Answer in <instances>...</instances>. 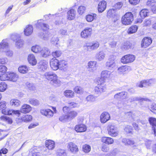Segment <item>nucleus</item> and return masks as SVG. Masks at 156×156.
<instances>
[{"label": "nucleus", "instance_id": "1", "mask_svg": "<svg viewBox=\"0 0 156 156\" xmlns=\"http://www.w3.org/2000/svg\"><path fill=\"white\" fill-rule=\"evenodd\" d=\"M45 78L50 80V84L54 87H58L61 84V82L58 79L57 75L51 72H46L44 74Z\"/></svg>", "mask_w": 156, "mask_h": 156}, {"label": "nucleus", "instance_id": "2", "mask_svg": "<svg viewBox=\"0 0 156 156\" xmlns=\"http://www.w3.org/2000/svg\"><path fill=\"white\" fill-rule=\"evenodd\" d=\"M97 85L95 87L94 91L96 94H100L106 91V85L104 84L105 81L102 79H97Z\"/></svg>", "mask_w": 156, "mask_h": 156}, {"label": "nucleus", "instance_id": "3", "mask_svg": "<svg viewBox=\"0 0 156 156\" xmlns=\"http://www.w3.org/2000/svg\"><path fill=\"white\" fill-rule=\"evenodd\" d=\"M0 50L1 51L5 53L6 55L9 57H11L13 55L12 51L9 50V47L8 44L6 40H3L0 43Z\"/></svg>", "mask_w": 156, "mask_h": 156}, {"label": "nucleus", "instance_id": "4", "mask_svg": "<svg viewBox=\"0 0 156 156\" xmlns=\"http://www.w3.org/2000/svg\"><path fill=\"white\" fill-rule=\"evenodd\" d=\"M133 20V17L131 12H128L126 13L122 17V23L124 25L130 24Z\"/></svg>", "mask_w": 156, "mask_h": 156}, {"label": "nucleus", "instance_id": "5", "mask_svg": "<svg viewBox=\"0 0 156 156\" xmlns=\"http://www.w3.org/2000/svg\"><path fill=\"white\" fill-rule=\"evenodd\" d=\"M99 46V43L98 41L87 43L83 46L84 50L87 51H91L97 49Z\"/></svg>", "mask_w": 156, "mask_h": 156}, {"label": "nucleus", "instance_id": "6", "mask_svg": "<svg viewBox=\"0 0 156 156\" xmlns=\"http://www.w3.org/2000/svg\"><path fill=\"white\" fill-rule=\"evenodd\" d=\"M107 130L108 134L112 137H115L118 134L119 132L117 128L113 124L109 125Z\"/></svg>", "mask_w": 156, "mask_h": 156}, {"label": "nucleus", "instance_id": "7", "mask_svg": "<svg viewBox=\"0 0 156 156\" xmlns=\"http://www.w3.org/2000/svg\"><path fill=\"white\" fill-rule=\"evenodd\" d=\"M135 59V55L129 54L125 55L121 59V62L124 64H127L133 62Z\"/></svg>", "mask_w": 156, "mask_h": 156}, {"label": "nucleus", "instance_id": "8", "mask_svg": "<svg viewBox=\"0 0 156 156\" xmlns=\"http://www.w3.org/2000/svg\"><path fill=\"white\" fill-rule=\"evenodd\" d=\"M115 57L113 56H111L108 61L105 63L106 67L109 68H113L116 66Z\"/></svg>", "mask_w": 156, "mask_h": 156}, {"label": "nucleus", "instance_id": "9", "mask_svg": "<svg viewBox=\"0 0 156 156\" xmlns=\"http://www.w3.org/2000/svg\"><path fill=\"white\" fill-rule=\"evenodd\" d=\"M59 62L56 58L51 59L50 62V65L51 68L54 70L58 69L59 67Z\"/></svg>", "mask_w": 156, "mask_h": 156}, {"label": "nucleus", "instance_id": "10", "mask_svg": "<svg viewBox=\"0 0 156 156\" xmlns=\"http://www.w3.org/2000/svg\"><path fill=\"white\" fill-rule=\"evenodd\" d=\"M92 30L91 28L87 27L81 32V37L83 38H87L91 35Z\"/></svg>", "mask_w": 156, "mask_h": 156}, {"label": "nucleus", "instance_id": "11", "mask_svg": "<svg viewBox=\"0 0 156 156\" xmlns=\"http://www.w3.org/2000/svg\"><path fill=\"white\" fill-rule=\"evenodd\" d=\"M41 113L48 118L52 117L53 115L54 112L51 110L49 109H42L40 110Z\"/></svg>", "mask_w": 156, "mask_h": 156}, {"label": "nucleus", "instance_id": "12", "mask_svg": "<svg viewBox=\"0 0 156 156\" xmlns=\"http://www.w3.org/2000/svg\"><path fill=\"white\" fill-rule=\"evenodd\" d=\"M107 6V2L106 1L103 0L100 2L98 4V9L99 13H101L105 10Z\"/></svg>", "mask_w": 156, "mask_h": 156}, {"label": "nucleus", "instance_id": "13", "mask_svg": "<svg viewBox=\"0 0 156 156\" xmlns=\"http://www.w3.org/2000/svg\"><path fill=\"white\" fill-rule=\"evenodd\" d=\"M97 62L94 61H90L87 63V69L89 71L93 72L96 69V65Z\"/></svg>", "mask_w": 156, "mask_h": 156}, {"label": "nucleus", "instance_id": "14", "mask_svg": "<svg viewBox=\"0 0 156 156\" xmlns=\"http://www.w3.org/2000/svg\"><path fill=\"white\" fill-rule=\"evenodd\" d=\"M110 115L108 112H104L101 115V121L102 123H105L110 119Z\"/></svg>", "mask_w": 156, "mask_h": 156}, {"label": "nucleus", "instance_id": "15", "mask_svg": "<svg viewBox=\"0 0 156 156\" xmlns=\"http://www.w3.org/2000/svg\"><path fill=\"white\" fill-rule=\"evenodd\" d=\"M67 147L71 152L75 153L78 151L77 146L72 142H69L68 144Z\"/></svg>", "mask_w": 156, "mask_h": 156}, {"label": "nucleus", "instance_id": "16", "mask_svg": "<svg viewBox=\"0 0 156 156\" xmlns=\"http://www.w3.org/2000/svg\"><path fill=\"white\" fill-rule=\"evenodd\" d=\"M36 27L38 28L45 30L49 28V26L47 24H45L44 23L43 20H40L38 21Z\"/></svg>", "mask_w": 156, "mask_h": 156}, {"label": "nucleus", "instance_id": "17", "mask_svg": "<svg viewBox=\"0 0 156 156\" xmlns=\"http://www.w3.org/2000/svg\"><path fill=\"white\" fill-rule=\"evenodd\" d=\"M112 72L111 71L107 70L103 71L101 73V78H98V79H102L105 81V80L110 78Z\"/></svg>", "mask_w": 156, "mask_h": 156}, {"label": "nucleus", "instance_id": "18", "mask_svg": "<svg viewBox=\"0 0 156 156\" xmlns=\"http://www.w3.org/2000/svg\"><path fill=\"white\" fill-rule=\"evenodd\" d=\"M75 129L77 132H83L86 130L87 127L83 124H80L76 126Z\"/></svg>", "mask_w": 156, "mask_h": 156}, {"label": "nucleus", "instance_id": "19", "mask_svg": "<svg viewBox=\"0 0 156 156\" xmlns=\"http://www.w3.org/2000/svg\"><path fill=\"white\" fill-rule=\"evenodd\" d=\"M152 41V40L151 38L144 37L142 40L141 44V47L142 48H146L151 44Z\"/></svg>", "mask_w": 156, "mask_h": 156}, {"label": "nucleus", "instance_id": "20", "mask_svg": "<svg viewBox=\"0 0 156 156\" xmlns=\"http://www.w3.org/2000/svg\"><path fill=\"white\" fill-rule=\"evenodd\" d=\"M32 109L31 107L27 104L23 105L20 108V112L23 113H27L29 112Z\"/></svg>", "mask_w": 156, "mask_h": 156}, {"label": "nucleus", "instance_id": "21", "mask_svg": "<svg viewBox=\"0 0 156 156\" xmlns=\"http://www.w3.org/2000/svg\"><path fill=\"white\" fill-rule=\"evenodd\" d=\"M149 121L151 125L152 126L154 134L156 136V119L151 117L149 118Z\"/></svg>", "mask_w": 156, "mask_h": 156}, {"label": "nucleus", "instance_id": "22", "mask_svg": "<svg viewBox=\"0 0 156 156\" xmlns=\"http://www.w3.org/2000/svg\"><path fill=\"white\" fill-rule=\"evenodd\" d=\"M45 145L49 150H52L55 147V143L54 141L49 140L45 141Z\"/></svg>", "mask_w": 156, "mask_h": 156}, {"label": "nucleus", "instance_id": "23", "mask_svg": "<svg viewBox=\"0 0 156 156\" xmlns=\"http://www.w3.org/2000/svg\"><path fill=\"white\" fill-rule=\"evenodd\" d=\"M48 63V62L46 61L41 60L38 64V68L40 70L44 71L47 68Z\"/></svg>", "mask_w": 156, "mask_h": 156}, {"label": "nucleus", "instance_id": "24", "mask_svg": "<svg viewBox=\"0 0 156 156\" xmlns=\"http://www.w3.org/2000/svg\"><path fill=\"white\" fill-rule=\"evenodd\" d=\"M32 119V116L29 115H25L23 116L20 119L19 118V122H27L30 121Z\"/></svg>", "mask_w": 156, "mask_h": 156}, {"label": "nucleus", "instance_id": "25", "mask_svg": "<svg viewBox=\"0 0 156 156\" xmlns=\"http://www.w3.org/2000/svg\"><path fill=\"white\" fill-rule=\"evenodd\" d=\"M33 28L31 25H27L24 29V32L25 35L28 36L31 35L33 32Z\"/></svg>", "mask_w": 156, "mask_h": 156}, {"label": "nucleus", "instance_id": "26", "mask_svg": "<svg viewBox=\"0 0 156 156\" xmlns=\"http://www.w3.org/2000/svg\"><path fill=\"white\" fill-rule=\"evenodd\" d=\"M28 60L30 64L33 66L37 64V60L34 55L30 54L29 55Z\"/></svg>", "mask_w": 156, "mask_h": 156}, {"label": "nucleus", "instance_id": "27", "mask_svg": "<svg viewBox=\"0 0 156 156\" xmlns=\"http://www.w3.org/2000/svg\"><path fill=\"white\" fill-rule=\"evenodd\" d=\"M105 57V54L104 53L100 51L97 53L95 56L96 59L99 61H101L103 60Z\"/></svg>", "mask_w": 156, "mask_h": 156}, {"label": "nucleus", "instance_id": "28", "mask_svg": "<svg viewBox=\"0 0 156 156\" xmlns=\"http://www.w3.org/2000/svg\"><path fill=\"white\" fill-rule=\"evenodd\" d=\"M76 12L73 9H71L68 12L67 18L69 20H73L75 17Z\"/></svg>", "mask_w": 156, "mask_h": 156}, {"label": "nucleus", "instance_id": "29", "mask_svg": "<svg viewBox=\"0 0 156 156\" xmlns=\"http://www.w3.org/2000/svg\"><path fill=\"white\" fill-rule=\"evenodd\" d=\"M102 142L108 144H111L114 142L113 139L110 137H103L101 138Z\"/></svg>", "mask_w": 156, "mask_h": 156}, {"label": "nucleus", "instance_id": "30", "mask_svg": "<svg viewBox=\"0 0 156 156\" xmlns=\"http://www.w3.org/2000/svg\"><path fill=\"white\" fill-rule=\"evenodd\" d=\"M97 17V15L95 13H92L91 14L87 15L86 16L87 21L89 22H91L95 20Z\"/></svg>", "mask_w": 156, "mask_h": 156}, {"label": "nucleus", "instance_id": "31", "mask_svg": "<svg viewBox=\"0 0 156 156\" xmlns=\"http://www.w3.org/2000/svg\"><path fill=\"white\" fill-rule=\"evenodd\" d=\"M9 80L12 81L13 82H15L17 80L18 76V75L15 73H8Z\"/></svg>", "mask_w": 156, "mask_h": 156}, {"label": "nucleus", "instance_id": "32", "mask_svg": "<svg viewBox=\"0 0 156 156\" xmlns=\"http://www.w3.org/2000/svg\"><path fill=\"white\" fill-rule=\"evenodd\" d=\"M122 142L126 145L131 146L135 144L134 141L129 139L123 138Z\"/></svg>", "mask_w": 156, "mask_h": 156}, {"label": "nucleus", "instance_id": "33", "mask_svg": "<svg viewBox=\"0 0 156 156\" xmlns=\"http://www.w3.org/2000/svg\"><path fill=\"white\" fill-rule=\"evenodd\" d=\"M147 99L146 98H143L140 97H132L128 99V101L130 102H133L135 101H139L141 102L143 101H147Z\"/></svg>", "mask_w": 156, "mask_h": 156}, {"label": "nucleus", "instance_id": "34", "mask_svg": "<svg viewBox=\"0 0 156 156\" xmlns=\"http://www.w3.org/2000/svg\"><path fill=\"white\" fill-rule=\"evenodd\" d=\"M78 115L77 112L75 111H71L68 112L67 116L69 119L72 120L76 117Z\"/></svg>", "mask_w": 156, "mask_h": 156}, {"label": "nucleus", "instance_id": "35", "mask_svg": "<svg viewBox=\"0 0 156 156\" xmlns=\"http://www.w3.org/2000/svg\"><path fill=\"white\" fill-rule=\"evenodd\" d=\"M10 103L13 107H18L20 105L21 102L18 99H13L11 100Z\"/></svg>", "mask_w": 156, "mask_h": 156}, {"label": "nucleus", "instance_id": "36", "mask_svg": "<svg viewBox=\"0 0 156 156\" xmlns=\"http://www.w3.org/2000/svg\"><path fill=\"white\" fill-rule=\"evenodd\" d=\"M132 47V44L129 41H127L123 43L121 46V48L123 50H127L130 48Z\"/></svg>", "mask_w": 156, "mask_h": 156}, {"label": "nucleus", "instance_id": "37", "mask_svg": "<svg viewBox=\"0 0 156 156\" xmlns=\"http://www.w3.org/2000/svg\"><path fill=\"white\" fill-rule=\"evenodd\" d=\"M116 15L115 10L114 9H111L108 11L107 16L109 18H114Z\"/></svg>", "mask_w": 156, "mask_h": 156}, {"label": "nucleus", "instance_id": "38", "mask_svg": "<svg viewBox=\"0 0 156 156\" xmlns=\"http://www.w3.org/2000/svg\"><path fill=\"white\" fill-rule=\"evenodd\" d=\"M0 119L2 121L7 122L9 124H11L12 123V121L11 119L5 115H3L1 116Z\"/></svg>", "mask_w": 156, "mask_h": 156}, {"label": "nucleus", "instance_id": "39", "mask_svg": "<svg viewBox=\"0 0 156 156\" xmlns=\"http://www.w3.org/2000/svg\"><path fill=\"white\" fill-rule=\"evenodd\" d=\"M64 95L67 97L72 98L74 96V93L73 91L71 90H67L64 91Z\"/></svg>", "mask_w": 156, "mask_h": 156}, {"label": "nucleus", "instance_id": "40", "mask_svg": "<svg viewBox=\"0 0 156 156\" xmlns=\"http://www.w3.org/2000/svg\"><path fill=\"white\" fill-rule=\"evenodd\" d=\"M31 50L33 52L37 53L41 52L42 50V48L40 46L35 45L31 47Z\"/></svg>", "mask_w": 156, "mask_h": 156}, {"label": "nucleus", "instance_id": "41", "mask_svg": "<svg viewBox=\"0 0 156 156\" xmlns=\"http://www.w3.org/2000/svg\"><path fill=\"white\" fill-rule=\"evenodd\" d=\"M41 51V55L44 57H46L50 55V51L46 48L42 49Z\"/></svg>", "mask_w": 156, "mask_h": 156}, {"label": "nucleus", "instance_id": "42", "mask_svg": "<svg viewBox=\"0 0 156 156\" xmlns=\"http://www.w3.org/2000/svg\"><path fill=\"white\" fill-rule=\"evenodd\" d=\"M147 80H144L141 81L140 83H138L136 86L140 87H146L148 86Z\"/></svg>", "mask_w": 156, "mask_h": 156}, {"label": "nucleus", "instance_id": "43", "mask_svg": "<svg viewBox=\"0 0 156 156\" xmlns=\"http://www.w3.org/2000/svg\"><path fill=\"white\" fill-rule=\"evenodd\" d=\"M138 27L136 25L132 26L128 30V32L129 34H132L135 33L138 29Z\"/></svg>", "mask_w": 156, "mask_h": 156}, {"label": "nucleus", "instance_id": "44", "mask_svg": "<svg viewBox=\"0 0 156 156\" xmlns=\"http://www.w3.org/2000/svg\"><path fill=\"white\" fill-rule=\"evenodd\" d=\"M19 71L22 73H25L28 71L27 67L25 66H20L18 68Z\"/></svg>", "mask_w": 156, "mask_h": 156}, {"label": "nucleus", "instance_id": "45", "mask_svg": "<svg viewBox=\"0 0 156 156\" xmlns=\"http://www.w3.org/2000/svg\"><path fill=\"white\" fill-rule=\"evenodd\" d=\"M140 14L141 17L144 18L149 14L148 10L147 9H143L140 11Z\"/></svg>", "mask_w": 156, "mask_h": 156}, {"label": "nucleus", "instance_id": "46", "mask_svg": "<svg viewBox=\"0 0 156 156\" xmlns=\"http://www.w3.org/2000/svg\"><path fill=\"white\" fill-rule=\"evenodd\" d=\"M74 92L77 94H82L83 93V88L80 86H76L74 89Z\"/></svg>", "mask_w": 156, "mask_h": 156}, {"label": "nucleus", "instance_id": "47", "mask_svg": "<svg viewBox=\"0 0 156 156\" xmlns=\"http://www.w3.org/2000/svg\"><path fill=\"white\" fill-rule=\"evenodd\" d=\"M128 69V67L125 66H122L119 67L118 69V72L120 74H122Z\"/></svg>", "mask_w": 156, "mask_h": 156}, {"label": "nucleus", "instance_id": "48", "mask_svg": "<svg viewBox=\"0 0 156 156\" xmlns=\"http://www.w3.org/2000/svg\"><path fill=\"white\" fill-rule=\"evenodd\" d=\"M29 102L31 105L36 106L39 104V101L37 100L34 98H30L29 100Z\"/></svg>", "mask_w": 156, "mask_h": 156}, {"label": "nucleus", "instance_id": "49", "mask_svg": "<svg viewBox=\"0 0 156 156\" xmlns=\"http://www.w3.org/2000/svg\"><path fill=\"white\" fill-rule=\"evenodd\" d=\"M59 119L60 121L65 122L67 121L69 119L67 115H63L60 116Z\"/></svg>", "mask_w": 156, "mask_h": 156}, {"label": "nucleus", "instance_id": "50", "mask_svg": "<svg viewBox=\"0 0 156 156\" xmlns=\"http://www.w3.org/2000/svg\"><path fill=\"white\" fill-rule=\"evenodd\" d=\"M8 74L1 73L0 74V80L2 81L9 80Z\"/></svg>", "mask_w": 156, "mask_h": 156}, {"label": "nucleus", "instance_id": "51", "mask_svg": "<svg viewBox=\"0 0 156 156\" xmlns=\"http://www.w3.org/2000/svg\"><path fill=\"white\" fill-rule=\"evenodd\" d=\"M59 67L66 68L68 66L67 62L63 60H61L59 61Z\"/></svg>", "mask_w": 156, "mask_h": 156}, {"label": "nucleus", "instance_id": "52", "mask_svg": "<svg viewBox=\"0 0 156 156\" xmlns=\"http://www.w3.org/2000/svg\"><path fill=\"white\" fill-rule=\"evenodd\" d=\"M90 150V147L88 145L85 144L83 146V151L86 153H87L89 152Z\"/></svg>", "mask_w": 156, "mask_h": 156}, {"label": "nucleus", "instance_id": "53", "mask_svg": "<svg viewBox=\"0 0 156 156\" xmlns=\"http://www.w3.org/2000/svg\"><path fill=\"white\" fill-rule=\"evenodd\" d=\"M51 35L48 32H46L45 33H44L43 35L41 36L42 38H43L44 40H48L51 37Z\"/></svg>", "mask_w": 156, "mask_h": 156}, {"label": "nucleus", "instance_id": "54", "mask_svg": "<svg viewBox=\"0 0 156 156\" xmlns=\"http://www.w3.org/2000/svg\"><path fill=\"white\" fill-rule=\"evenodd\" d=\"M95 97L93 95H89L86 98V99L87 101L93 102L95 101Z\"/></svg>", "mask_w": 156, "mask_h": 156}, {"label": "nucleus", "instance_id": "55", "mask_svg": "<svg viewBox=\"0 0 156 156\" xmlns=\"http://www.w3.org/2000/svg\"><path fill=\"white\" fill-rule=\"evenodd\" d=\"M56 154L58 156H66L65 151L63 150H57Z\"/></svg>", "mask_w": 156, "mask_h": 156}, {"label": "nucleus", "instance_id": "56", "mask_svg": "<svg viewBox=\"0 0 156 156\" xmlns=\"http://www.w3.org/2000/svg\"><path fill=\"white\" fill-rule=\"evenodd\" d=\"M6 87L7 85L4 82L0 83V91H4L6 89Z\"/></svg>", "mask_w": 156, "mask_h": 156}, {"label": "nucleus", "instance_id": "57", "mask_svg": "<svg viewBox=\"0 0 156 156\" xmlns=\"http://www.w3.org/2000/svg\"><path fill=\"white\" fill-rule=\"evenodd\" d=\"M86 8L83 6H81L79 7L78 9V12L80 15L83 14L85 11Z\"/></svg>", "mask_w": 156, "mask_h": 156}, {"label": "nucleus", "instance_id": "58", "mask_svg": "<svg viewBox=\"0 0 156 156\" xmlns=\"http://www.w3.org/2000/svg\"><path fill=\"white\" fill-rule=\"evenodd\" d=\"M144 141L145 142V144L147 148L150 149V148L151 145L152 144V141L147 139H145Z\"/></svg>", "mask_w": 156, "mask_h": 156}, {"label": "nucleus", "instance_id": "59", "mask_svg": "<svg viewBox=\"0 0 156 156\" xmlns=\"http://www.w3.org/2000/svg\"><path fill=\"white\" fill-rule=\"evenodd\" d=\"M62 54L61 51L59 50L56 51L52 53V56L55 58L60 57Z\"/></svg>", "mask_w": 156, "mask_h": 156}, {"label": "nucleus", "instance_id": "60", "mask_svg": "<svg viewBox=\"0 0 156 156\" xmlns=\"http://www.w3.org/2000/svg\"><path fill=\"white\" fill-rule=\"evenodd\" d=\"M26 85L27 88L31 90H34L35 89V86L33 84L28 83H26Z\"/></svg>", "mask_w": 156, "mask_h": 156}, {"label": "nucleus", "instance_id": "61", "mask_svg": "<svg viewBox=\"0 0 156 156\" xmlns=\"http://www.w3.org/2000/svg\"><path fill=\"white\" fill-rule=\"evenodd\" d=\"M148 86H150L156 83V79H151L147 80Z\"/></svg>", "mask_w": 156, "mask_h": 156}, {"label": "nucleus", "instance_id": "62", "mask_svg": "<svg viewBox=\"0 0 156 156\" xmlns=\"http://www.w3.org/2000/svg\"><path fill=\"white\" fill-rule=\"evenodd\" d=\"M23 44V41L21 40L18 39L16 42V45L18 48L22 47Z\"/></svg>", "mask_w": 156, "mask_h": 156}, {"label": "nucleus", "instance_id": "63", "mask_svg": "<svg viewBox=\"0 0 156 156\" xmlns=\"http://www.w3.org/2000/svg\"><path fill=\"white\" fill-rule=\"evenodd\" d=\"M124 130L127 133H130L132 131V127L131 126L127 125L124 129Z\"/></svg>", "mask_w": 156, "mask_h": 156}, {"label": "nucleus", "instance_id": "64", "mask_svg": "<svg viewBox=\"0 0 156 156\" xmlns=\"http://www.w3.org/2000/svg\"><path fill=\"white\" fill-rule=\"evenodd\" d=\"M101 149L104 152H107L109 150V148L106 145L103 144L102 145Z\"/></svg>", "mask_w": 156, "mask_h": 156}]
</instances>
